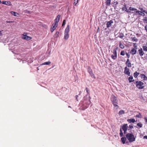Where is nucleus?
Instances as JSON below:
<instances>
[{"mask_svg": "<svg viewBox=\"0 0 147 147\" xmlns=\"http://www.w3.org/2000/svg\"><path fill=\"white\" fill-rule=\"evenodd\" d=\"M86 90L87 93H88V90L87 88H86Z\"/></svg>", "mask_w": 147, "mask_h": 147, "instance_id": "50", "label": "nucleus"}, {"mask_svg": "<svg viewBox=\"0 0 147 147\" xmlns=\"http://www.w3.org/2000/svg\"><path fill=\"white\" fill-rule=\"evenodd\" d=\"M128 127V126L127 124H125L123 125L122 127V129L124 131V134L126 133Z\"/></svg>", "mask_w": 147, "mask_h": 147, "instance_id": "6", "label": "nucleus"}, {"mask_svg": "<svg viewBox=\"0 0 147 147\" xmlns=\"http://www.w3.org/2000/svg\"><path fill=\"white\" fill-rule=\"evenodd\" d=\"M120 136L121 137H122L123 136V132L122 131L121 129H120Z\"/></svg>", "mask_w": 147, "mask_h": 147, "instance_id": "33", "label": "nucleus"}, {"mask_svg": "<svg viewBox=\"0 0 147 147\" xmlns=\"http://www.w3.org/2000/svg\"><path fill=\"white\" fill-rule=\"evenodd\" d=\"M131 38L133 41L137 42L138 41V39L135 37H131Z\"/></svg>", "mask_w": 147, "mask_h": 147, "instance_id": "24", "label": "nucleus"}, {"mask_svg": "<svg viewBox=\"0 0 147 147\" xmlns=\"http://www.w3.org/2000/svg\"><path fill=\"white\" fill-rule=\"evenodd\" d=\"M140 76L142 78H143L144 80H147V77L144 74H141Z\"/></svg>", "mask_w": 147, "mask_h": 147, "instance_id": "17", "label": "nucleus"}, {"mask_svg": "<svg viewBox=\"0 0 147 147\" xmlns=\"http://www.w3.org/2000/svg\"><path fill=\"white\" fill-rule=\"evenodd\" d=\"M137 48L135 49L134 48H132L130 51V53L132 55H134L137 52Z\"/></svg>", "mask_w": 147, "mask_h": 147, "instance_id": "8", "label": "nucleus"}, {"mask_svg": "<svg viewBox=\"0 0 147 147\" xmlns=\"http://www.w3.org/2000/svg\"><path fill=\"white\" fill-rule=\"evenodd\" d=\"M136 117L138 118H140L141 117V115L139 114L138 115H136Z\"/></svg>", "mask_w": 147, "mask_h": 147, "instance_id": "38", "label": "nucleus"}, {"mask_svg": "<svg viewBox=\"0 0 147 147\" xmlns=\"http://www.w3.org/2000/svg\"><path fill=\"white\" fill-rule=\"evenodd\" d=\"M111 100L114 106V109L116 110L119 107L117 105V101L116 97L113 95L111 96Z\"/></svg>", "mask_w": 147, "mask_h": 147, "instance_id": "2", "label": "nucleus"}, {"mask_svg": "<svg viewBox=\"0 0 147 147\" xmlns=\"http://www.w3.org/2000/svg\"><path fill=\"white\" fill-rule=\"evenodd\" d=\"M125 53L124 51H122L120 53V55H121L123 56L125 55Z\"/></svg>", "mask_w": 147, "mask_h": 147, "instance_id": "35", "label": "nucleus"}, {"mask_svg": "<svg viewBox=\"0 0 147 147\" xmlns=\"http://www.w3.org/2000/svg\"><path fill=\"white\" fill-rule=\"evenodd\" d=\"M11 22H10V21H7V23H10Z\"/></svg>", "mask_w": 147, "mask_h": 147, "instance_id": "55", "label": "nucleus"}, {"mask_svg": "<svg viewBox=\"0 0 147 147\" xmlns=\"http://www.w3.org/2000/svg\"><path fill=\"white\" fill-rule=\"evenodd\" d=\"M118 49V47H115L114 48L113 52V54L114 55H117V50Z\"/></svg>", "mask_w": 147, "mask_h": 147, "instance_id": "19", "label": "nucleus"}, {"mask_svg": "<svg viewBox=\"0 0 147 147\" xmlns=\"http://www.w3.org/2000/svg\"><path fill=\"white\" fill-rule=\"evenodd\" d=\"M113 23V21L112 20H111L107 22V27L109 28L111 26V24Z\"/></svg>", "mask_w": 147, "mask_h": 147, "instance_id": "11", "label": "nucleus"}, {"mask_svg": "<svg viewBox=\"0 0 147 147\" xmlns=\"http://www.w3.org/2000/svg\"><path fill=\"white\" fill-rule=\"evenodd\" d=\"M137 125L140 127H142V124L140 123H139L137 124Z\"/></svg>", "mask_w": 147, "mask_h": 147, "instance_id": "32", "label": "nucleus"}, {"mask_svg": "<svg viewBox=\"0 0 147 147\" xmlns=\"http://www.w3.org/2000/svg\"><path fill=\"white\" fill-rule=\"evenodd\" d=\"M69 25H68L64 32V38L65 40H67L69 38Z\"/></svg>", "mask_w": 147, "mask_h": 147, "instance_id": "3", "label": "nucleus"}, {"mask_svg": "<svg viewBox=\"0 0 147 147\" xmlns=\"http://www.w3.org/2000/svg\"><path fill=\"white\" fill-rule=\"evenodd\" d=\"M119 47L122 49H124V46L121 43H120L119 45Z\"/></svg>", "mask_w": 147, "mask_h": 147, "instance_id": "30", "label": "nucleus"}, {"mask_svg": "<svg viewBox=\"0 0 147 147\" xmlns=\"http://www.w3.org/2000/svg\"><path fill=\"white\" fill-rule=\"evenodd\" d=\"M139 9L143 12V11H145V10H144L142 8H140Z\"/></svg>", "mask_w": 147, "mask_h": 147, "instance_id": "43", "label": "nucleus"}, {"mask_svg": "<svg viewBox=\"0 0 147 147\" xmlns=\"http://www.w3.org/2000/svg\"><path fill=\"white\" fill-rule=\"evenodd\" d=\"M69 107H70L69 106Z\"/></svg>", "mask_w": 147, "mask_h": 147, "instance_id": "61", "label": "nucleus"}, {"mask_svg": "<svg viewBox=\"0 0 147 147\" xmlns=\"http://www.w3.org/2000/svg\"><path fill=\"white\" fill-rule=\"evenodd\" d=\"M2 35V33L1 32V31H0V36H1Z\"/></svg>", "mask_w": 147, "mask_h": 147, "instance_id": "53", "label": "nucleus"}, {"mask_svg": "<svg viewBox=\"0 0 147 147\" xmlns=\"http://www.w3.org/2000/svg\"><path fill=\"white\" fill-rule=\"evenodd\" d=\"M65 24V20H64L62 24V26H63Z\"/></svg>", "mask_w": 147, "mask_h": 147, "instance_id": "40", "label": "nucleus"}, {"mask_svg": "<svg viewBox=\"0 0 147 147\" xmlns=\"http://www.w3.org/2000/svg\"><path fill=\"white\" fill-rule=\"evenodd\" d=\"M143 138L146 139H147V136H144L143 137Z\"/></svg>", "mask_w": 147, "mask_h": 147, "instance_id": "47", "label": "nucleus"}, {"mask_svg": "<svg viewBox=\"0 0 147 147\" xmlns=\"http://www.w3.org/2000/svg\"><path fill=\"white\" fill-rule=\"evenodd\" d=\"M124 73L129 76L130 75V73L129 72V69L127 67H125V68Z\"/></svg>", "mask_w": 147, "mask_h": 147, "instance_id": "9", "label": "nucleus"}, {"mask_svg": "<svg viewBox=\"0 0 147 147\" xmlns=\"http://www.w3.org/2000/svg\"><path fill=\"white\" fill-rule=\"evenodd\" d=\"M127 121L129 123H134L136 121L135 119H130L127 120Z\"/></svg>", "mask_w": 147, "mask_h": 147, "instance_id": "20", "label": "nucleus"}, {"mask_svg": "<svg viewBox=\"0 0 147 147\" xmlns=\"http://www.w3.org/2000/svg\"><path fill=\"white\" fill-rule=\"evenodd\" d=\"M133 77L132 76H130L128 78V80L129 82H133L134 80H133Z\"/></svg>", "mask_w": 147, "mask_h": 147, "instance_id": "22", "label": "nucleus"}, {"mask_svg": "<svg viewBox=\"0 0 147 147\" xmlns=\"http://www.w3.org/2000/svg\"><path fill=\"white\" fill-rule=\"evenodd\" d=\"M125 113V111L123 110H121L120 111L119 113V115H121L123 114H124Z\"/></svg>", "mask_w": 147, "mask_h": 147, "instance_id": "26", "label": "nucleus"}, {"mask_svg": "<svg viewBox=\"0 0 147 147\" xmlns=\"http://www.w3.org/2000/svg\"><path fill=\"white\" fill-rule=\"evenodd\" d=\"M60 18V15H57L56 18L55 20V23H56L58 24V23L59 22V19Z\"/></svg>", "mask_w": 147, "mask_h": 147, "instance_id": "12", "label": "nucleus"}, {"mask_svg": "<svg viewBox=\"0 0 147 147\" xmlns=\"http://www.w3.org/2000/svg\"><path fill=\"white\" fill-rule=\"evenodd\" d=\"M143 20L144 21H146V23L147 24V17H144V18L143 19Z\"/></svg>", "mask_w": 147, "mask_h": 147, "instance_id": "37", "label": "nucleus"}, {"mask_svg": "<svg viewBox=\"0 0 147 147\" xmlns=\"http://www.w3.org/2000/svg\"><path fill=\"white\" fill-rule=\"evenodd\" d=\"M139 74L137 72H136L134 74V77L136 78L138 76V75H139Z\"/></svg>", "mask_w": 147, "mask_h": 147, "instance_id": "29", "label": "nucleus"}, {"mask_svg": "<svg viewBox=\"0 0 147 147\" xmlns=\"http://www.w3.org/2000/svg\"><path fill=\"white\" fill-rule=\"evenodd\" d=\"M106 4L107 5H109L111 3V0H106Z\"/></svg>", "mask_w": 147, "mask_h": 147, "instance_id": "31", "label": "nucleus"}, {"mask_svg": "<svg viewBox=\"0 0 147 147\" xmlns=\"http://www.w3.org/2000/svg\"><path fill=\"white\" fill-rule=\"evenodd\" d=\"M57 25L58 24L55 23L52 24L50 30V31L51 32H53L54 30L55 29V28L57 27Z\"/></svg>", "mask_w": 147, "mask_h": 147, "instance_id": "5", "label": "nucleus"}, {"mask_svg": "<svg viewBox=\"0 0 147 147\" xmlns=\"http://www.w3.org/2000/svg\"><path fill=\"white\" fill-rule=\"evenodd\" d=\"M123 37V36H119V37H120V38H122Z\"/></svg>", "mask_w": 147, "mask_h": 147, "instance_id": "52", "label": "nucleus"}, {"mask_svg": "<svg viewBox=\"0 0 147 147\" xmlns=\"http://www.w3.org/2000/svg\"><path fill=\"white\" fill-rule=\"evenodd\" d=\"M129 9L130 11H136L137 10V9L131 7H129Z\"/></svg>", "mask_w": 147, "mask_h": 147, "instance_id": "28", "label": "nucleus"}, {"mask_svg": "<svg viewBox=\"0 0 147 147\" xmlns=\"http://www.w3.org/2000/svg\"><path fill=\"white\" fill-rule=\"evenodd\" d=\"M142 49H143V51H145L147 52V47L146 46H143Z\"/></svg>", "mask_w": 147, "mask_h": 147, "instance_id": "25", "label": "nucleus"}, {"mask_svg": "<svg viewBox=\"0 0 147 147\" xmlns=\"http://www.w3.org/2000/svg\"><path fill=\"white\" fill-rule=\"evenodd\" d=\"M145 120L147 122V117L145 118Z\"/></svg>", "mask_w": 147, "mask_h": 147, "instance_id": "51", "label": "nucleus"}, {"mask_svg": "<svg viewBox=\"0 0 147 147\" xmlns=\"http://www.w3.org/2000/svg\"><path fill=\"white\" fill-rule=\"evenodd\" d=\"M143 12H144V13H146V14H147V11H146V10L144 11H143Z\"/></svg>", "mask_w": 147, "mask_h": 147, "instance_id": "49", "label": "nucleus"}, {"mask_svg": "<svg viewBox=\"0 0 147 147\" xmlns=\"http://www.w3.org/2000/svg\"><path fill=\"white\" fill-rule=\"evenodd\" d=\"M89 72L90 74V75L92 77H94V74H93V72L92 70L90 69H89Z\"/></svg>", "mask_w": 147, "mask_h": 147, "instance_id": "21", "label": "nucleus"}, {"mask_svg": "<svg viewBox=\"0 0 147 147\" xmlns=\"http://www.w3.org/2000/svg\"><path fill=\"white\" fill-rule=\"evenodd\" d=\"M23 38L27 40H30L31 38L30 37L27 36L26 34H25L24 33L23 37Z\"/></svg>", "mask_w": 147, "mask_h": 147, "instance_id": "10", "label": "nucleus"}, {"mask_svg": "<svg viewBox=\"0 0 147 147\" xmlns=\"http://www.w3.org/2000/svg\"><path fill=\"white\" fill-rule=\"evenodd\" d=\"M81 91H80V94H81Z\"/></svg>", "mask_w": 147, "mask_h": 147, "instance_id": "57", "label": "nucleus"}, {"mask_svg": "<svg viewBox=\"0 0 147 147\" xmlns=\"http://www.w3.org/2000/svg\"><path fill=\"white\" fill-rule=\"evenodd\" d=\"M78 95H77L76 96V100H77V101L78 100L77 98H78Z\"/></svg>", "mask_w": 147, "mask_h": 147, "instance_id": "48", "label": "nucleus"}, {"mask_svg": "<svg viewBox=\"0 0 147 147\" xmlns=\"http://www.w3.org/2000/svg\"><path fill=\"white\" fill-rule=\"evenodd\" d=\"M127 138L126 137H122L121 138V140L123 144L125 143V142Z\"/></svg>", "mask_w": 147, "mask_h": 147, "instance_id": "16", "label": "nucleus"}, {"mask_svg": "<svg viewBox=\"0 0 147 147\" xmlns=\"http://www.w3.org/2000/svg\"><path fill=\"white\" fill-rule=\"evenodd\" d=\"M3 4H5L7 5H11V4L10 1H3L2 2Z\"/></svg>", "mask_w": 147, "mask_h": 147, "instance_id": "13", "label": "nucleus"}, {"mask_svg": "<svg viewBox=\"0 0 147 147\" xmlns=\"http://www.w3.org/2000/svg\"><path fill=\"white\" fill-rule=\"evenodd\" d=\"M136 87L139 89H142L144 87V84L141 81H136Z\"/></svg>", "mask_w": 147, "mask_h": 147, "instance_id": "4", "label": "nucleus"}, {"mask_svg": "<svg viewBox=\"0 0 147 147\" xmlns=\"http://www.w3.org/2000/svg\"><path fill=\"white\" fill-rule=\"evenodd\" d=\"M125 136L130 142L135 141L136 136L132 133H128Z\"/></svg>", "mask_w": 147, "mask_h": 147, "instance_id": "1", "label": "nucleus"}, {"mask_svg": "<svg viewBox=\"0 0 147 147\" xmlns=\"http://www.w3.org/2000/svg\"><path fill=\"white\" fill-rule=\"evenodd\" d=\"M146 46H147V42H146Z\"/></svg>", "mask_w": 147, "mask_h": 147, "instance_id": "60", "label": "nucleus"}, {"mask_svg": "<svg viewBox=\"0 0 147 147\" xmlns=\"http://www.w3.org/2000/svg\"><path fill=\"white\" fill-rule=\"evenodd\" d=\"M126 11L127 12H128V13H130L131 12L130 11V10H126Z\"/></svg>", "mask_w": 147, "mask_h": 147, "instance_id": "46", "label": "nucleus"}, {"mask_svg": "<svg viewBox=\"0 0 147 147\" xmlns=\"http://www.w3.org/2000/svg\"><path fill=\"white\" fill-rule=\"evenodd\" d=\"M37 70H38L39 69L38 68V67L37 68Z\"/></svg>", "mask_w": 147, "mask_h": 147, "instance_id": "58", "label": "nucleus"}, {"mask_svg": "<svg viewBox=\"0 0 147 147\" xmlns=\"http://www.w3.org/2000/svg\"><path fill=\"white\" fill-rule=\"evenodd\" d=\"M78 0H74V5H76V4L78 3Z\"/></svg>", "mask_w": 147, "mask_h": 147, "instance_id": "36", "label": "nucleus"}, {"mask_svg": "<svg viewBox=\"0 0 147 147\" xmlns=\"http://www.w3.org/2000/svg\"><path fill=\"white\" fill-rule=\"evenodd\" d=\"M26 12L29 13V12L28 11L26 10Z\"/></svg>", "mask_w": 147, "mask_h": 147, "instance_id": "54", "label": "nucleus"}, {"mask_svg": "<svg viewBox=\"0 0 147 147\" xmlns=\"http://www.w3.org/2000/svg\"><path fill=\"white\" fill-rule=\"evenodd\" d=\"M138 52L139 53V54L140 56H142L144 54V53L143 51V49L142 48H140L138 50Z\"/></svg>", "mask_w": 147, "mask_h": 147, "instance_id": "7", "label": "nucleus"}, {"mask_svg": "<svg viewBox=\"0 0 147 147\" xmlns=\"http://www.w3.org/2000/svg\"><path fill=\"white\" fill-rule=\"evenodd\" d=\"M111 57L113 59L115 60L117 59V55H114L113 54L111 55Z\"/></svg>", "mask_w": 147, "mask_h": 147, "instance_id": "23", "label": "nucleus"}, {"mask_svg": "<svg viewBox=\"0 0 147 147\" xmlns=\"http://www.w3.org/2000/svg\"><path fill=\"white\" fill-rule=\"evenodd\" d=\"M145 29L146 30L147 32V25H146L145 26Z\"/></svg>", "mask_w": 147, "mask_h": 147, "instance_id": "44", "label": "nucleus"}, {"mask_svg": "<svg viewBox=\"0 0 147 147\" xmlns=\"http://www.w3.org/2000/svg\"><path fill=\"white\" fill-rule=\"evenodd\" d=\"M1 3V1L0 0V3Z\"/></svg>", "mask_w": 147, "mask_h": 147, "instance_id": "59", "label": "nucleus"}, {"mask_svg": "<svg viewBox=\"0 0 147 147\" xmlns=\"http://www.w3.org/2000/svg\"><path fill=\"white\" fill-rule=\"evenodd\" d=\"M134 48L136 49L137 47V45L136 44V43H134Z\"/></svg>", "mask_w": 147, "mask_h": 147, "instance_id": "39", "label": "nucleus"}, {"mask_svg": "<svg viewBox=\"0 0 147 147\" xmlns=\"http://www.w3.org/2000/svg\"><path fill=\"white\" fill-rule=\"evenodd\" d=\"M126 64L128 67H131V64L129 61V59H127L126 62Z\"/></svg>", "mask_w": 147, "mask_h": 147, "instance_id": "14", "label": "nucleus"}, {"mask_svg": "<svg viewBox=\"0 0 147 147\" xmlns=\"http://www.w3.org/2000/svg\"><path fill=\"white\" fill-rule=\"evenodd\" d=\"M59 34V32H56L55 35L57 37L58 36Z\"/></svg>", "mask_w": 147, "mask_h": 147, "instance_id": "41", "label": "nucleus"}, {"mask_svg": "<svg viewBox=\"0 0 147 147\" xmlns=\"http://www.w3.org/2000/svg\"><path fill=\"white\" fill-rule=\"evenodd\" d=\"M125 54L128 58H129L130 57V55H129L127 53H126Z\"/></svg>", "mask_w": 147, "mask_h": 147, "instance_id": "42", "label": "nucleus"}, {"mask_svg": "<svg viewBox=\"0 0 147 147\" xmlns=\"http://www.w3.org/2000/svg\"><path fill=\"white\" fill-rule=\"evenodd\" d=\"M115 3H116V4H118V2H115Z\"/></svg>", "mask_w": 147, "mask_h": 147, "instance_id": "56", "label": "nucleus"}, {"mask_svg": "<svg viewBox=\"0 0 147 147\" xmlns=\"http://www.w3.org/2000/svg\"><path fill=\"white\" fill-rule=\"evenodd\" d=\"M11 13L15 16H16L18 15V13L13 11H11Z\"/></svg>", "mask_w": 147, "mask_h": 147, "instance_id": "27", "label": "nucleus"}, {"mask_svg": "<svg viewBox=\"0 0 147 147\" xmlns=\"http://www.w3.org/2000/svg\"><path fill=\"white\" fill-rule=\"evenodd\" d=\"M129 127L130 128L132 129V128H133V126L131 125H129Z\"/></svg>", "mask_w": 147, "mask_h": 147, "instance_id": "45", "label": "nucleus"}, {"mask_svg": "<svg viewBox=\"0 0 147 147\" xmlns=\"http://www.w3.org/2000/svg\"><path fill=\"white\" fill-rule=\"evenodd\" d=\"M122 10H125V11L126 10L127 8L125 5H124L123 6V7L122 8Z\"/></svg>", "mask_w": 147, "mask_h": 147, "instance_id": "34", "label": "nucleus"}, {"mask_svg": "<svg viewBox=\"0 0 147 147\" xmlns=\"http://www.w3.org/2000/svg\"><path fill=\"white\" fill-rule=\"evenodd\" d=\"M136 13H138L139 15H140V16H145V14L143 13L144 12H143L142 11H136Z\"/></svg>", "mask_w": 147, "mask_h": 147, "instance_id": "15", "label": "nucleus"}, {"mask_svg": "<svg viewBox=\"0 0 147 147\" xmlns=\"http://www.w3.org/2000/svg\"><path fill=\"white\" fill-rule=\"evenodd\" d=\"M51 63V62L50 61H48V62H45L42 63L40 65H50Z\"/></svg>", "mask_w": 147, "mask_h": 147, "instance_id": "18", "label": "nucleus"}]
</instances>
